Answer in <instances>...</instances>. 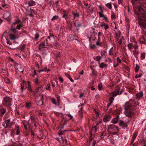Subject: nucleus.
<instances>
[{"label":"nucleus","mask_w":146,"mask_h":146,"mask_svg":"<svg viewBox=\"0 0 146 146\" xmlns=\"http://www.w3.org/2000/svg\"><path fill=\"white\" fill-rule=\"evenodd\" d=\"M135 11L138 17L139 23L143 30V33L146 37V9L141 7H137Z\"/></svg>","instance_id":"f257e3e1"},{"label":"nucleus","mask_w":146,"mask_h":146,"mask_svg":"<svg viewBox=\"0 0 146 146\" xmlns=\"http://www.w3.org/2000/svg\"><path fill=\"white\" fill-rule=\"evenodd\" d=\"M108 131L109 132L113 133V135H115L118 132V130L117 126L112 124L109 126Z\"/></svg>","instance_id":"f03ea898"},{"label":"nucleus","mask_w":146,"mask_h":146,"mask_svg":"<svg viewBox=\"0 0 146 146\" xmlns=\"http://www.w3.org/2000/svg\"><path fill=\"white\" fill-rule=\"evenodd\" d=\"M12 99L10 97L6 96L4 98L5 103L4 105L6 106H9L11 105Z\"/></svg>","instance_id":"7ed1b4c3"},{"label":"nucleus","mask_w":146,"mask_h":146,"mask_svg":"<svg viewBox=\"0 0 146 146\" xmlns=\"http://www.w3.org/2000/svg\"><path fill=\"white\" fill-rule=\"evenodd\" d=\"M116 38L117 42V45L119 46L121 45L122 42L123 40V37L120 35H116Z\"/></svg>","instance_id":"20e7f679"},{"label":"nucleus","mask_w":146,"mask_h":146,"mask_svg":"<svg viewBox=\"0 0 146 146\" xmlns=\"http://www.w3.org/2000/svg\"><path fill=\"white\" fill-rule=\"evenodd\" d=\"M43 97V94L41 95H40L39 97V100L38 99V97H36L35 100L37 105L40 106L43 103V99H42Z\"/></svg>","instance_id":"39448f33"},{"label":"nucleus","mask_w":146,"mask_h":146,"mask_svg":"<svg viewBox=\"0 0 146 146\" xmlns=\"http://www.w3.org/2000/svg\"><path fill=\"white\" fill-rule=\"evenodd\" d=\"M96 131L97 129L96 127H94L92 128L90 132L89 139H93L95 137V134Z\"/></svg>","instance_id":"423d86ee"},{"label":"nucleus","mask_w":146,"mask_h":146,"mask_svg":"<svg viewBox=\"0 0 146 146\" xmlns=\"http://www.w3.org/2000/svg\"><path fill=\"white\" fill-rule=\"evenodd\" d=\"M3 17L7 20L9 23L11 22V13L8 11L5 13L3 16Z\"/></svg>","instance_id":"0eeeda50"},{"label":"nucleus","mask_w":146,"mask_h":146,"mask_svg":"<svg viewBox=\"0 0 146 146\" xmlns=\"http://www.w3.org/2000/svg\"><path fill=\"white\" fill-rule=\"evenodd\" d=\"M124 113L128 117H132L133 115V113L131 110H125Z\"/></svg>","instance_id":"6e6552de"},{"label":"nucleus","mask_w":146,"mask_h":146,"mask_svg":"<svg viewBox=\"0 0 146 146\" xmlns=\"http://www.w3.org/2000/svg\"><path fill=\"white\" fill-rule=\"evenodd\" d=\"M15 69L22 72L24 71V68L21 64H16L15 66Z\"/></svg>","instance_id":"1a4fd4ad"},{"label":"nucleus","mask_w":146,"mask_h":146,"mask_svg":"<svg viewBox=\"0 0 146 146\" xmlns=\"http://www.w3.org/2000/svg\"><path fill=\"white\" fill-rule=\"evenodd\" d=\"M132 104L129 102H126L124 105L125 110H131L132 109Z\"/></svg>","instance_id":"9d476101"},{"label":"nucleus","mask_w":146,"mask_h":146,"mask_svg":"<svg viewBox=\"0 0 146 146\" xmlns=\"http://www.w3.org/2000/svg\"><path fill=\"white\" fill-rule=\"evenodd\" d=\"M45 42L47 43V40L46 39V41H44L43 42L41 43L39 45V49L40 50H41L42 48H45Z\"/></svg>","instance_id":"9b49d317"},{"label":"nucleus","mask_w":146,"mask_h":146,"mask_svg":"<svg viewBox=\"0 0 146 146\" xmlns=\"http://www.w3.org/2000/svg\"><path fill=\"white\" fill-rule=\"evenodd\" d=\"M111 118V117L110 115H105L103 119V120L105 122H106L109 121Z\"/></svg>","instance_id":"f8f14e48"},{"label":"nucleus","mask_w":146,"mask_h":146,"mask_svg":"<svg viewBox=\"0 0 146 146\" xmlns=\"http://www.w3.org/2000/svg\"><path fill=\"white\" fill-rule=\"evenodd\" d=\"M10 121V119L5 120L3 124V125L5 127V128H7L9 126V123Z\"/></svg>","instance_id":"ddd939ff"},{"label":"nucleus","mask_w":146,"mask_h":146,"mask_svg":"<svg viewBox=\"0 0 146 146\" xmlns=\"http://www.w3.org/2000/svg\"><path fill=\"white\" fill-rule=\"evenodd\" d=\"M122 93V91H121V90L120 93H119V90H117L116 91L112 92L111 93V94L112 95V96L114 97L117 95H121Z\"/></svg>","instance_id":"4468645a"},{"label":"nucleus","mask_w":146,"mask_h":146,"mask_svg":"<svg viewBox=\"0 0 146 146\" xmlns=\"http://www.w3.org/2000/svg\"><path fill=\"white\" fill-rule=\"evenodd\" d=\"M23 123L25 128L26 130H27L28 129V128L27 126V125L29 127L30 123L28 121H26L25 120L23 121Z\"/></svg>","instance_id":"2eb2a0df"},{"label":"nucleus","mask_w":146,"mask_h":146,"mask_svg":"<svg viewBox=\"0 0 146 146\" xmlns=\"http://www.w3.org/2000/svg\"><path fill=\"white\" fill-rule=\"evenodd\" d=\"M9 36L10 39L11 40H13L18 38V37L14 35L11 33L9 34Z\"/></svg>","instance_id":"dca6fc26"},{"label":"nucleus","mask_w":146,"mask_h":146,"mask_svg":"<svg viewBox=\"0 0 146 146\" xmlns=\"http://www.w3.org/2000/svg\"><path fill=\"white\" fill-rule=\"evenodd\" d=\"M119 125L123 128H125L127 127V125L123 121H120L119 123Z\"/></svg>","instance_id":"f3484780"},{"label":"nucleus","mask_w":146,"mask_h":146,"mask_svg":"<svg viewBox=\"0 0 146 146\" xmlns=\"http://www.w3.org/2000/svg\"><path fill=\"white\" fill-rule=\"evenodd\" d=\"M139 41L141 44H145L146 42V39L144 38V36H143L140 39Z\"/></svg>","instance_id":"a211bd4d"},{"label":"nucleus","mask_w":146,"mask_h":146,"mask_svg":"<svg viewBox=\"0 0 146 146\" xmlns=\"http://www.w3.org/2000/svg\"><path fill=\"white\" fill-rule=\"evenodd\" d=\"M143 93L142 91L140 92L139 93H137L136 95V97L137 98L139 99L141 98L143 96Z\"/></svg>","instance_id":"6ab92c4d"},{"label":"nucleus","mask_w":146,"mask_h":146,"mask_svg":"<svg viewBox=\"0 0 146 146\" xmlns=\"http://www.w3.org/2000/svg\"><path fill=\"white\" fill-rule=\"evenodd\" d=\"M37 137L40 139H45L46 137L44 135L43 133L42 132H41L40 134V135H38Z\"/></svg>","instance_id":"aec40b11"},{"label":"nucleus","mask_w":146,"mask_h":146,"mask_svg":"<svg viewBox=\"0 0 146 146\" xmlns=\"http://www.w3.org/2000/svg\"><path fill=\"white\" fill-rule=\"evenodd\" d=\"M56 139L58 140L60 143L61 142H64V141L65 142H66V140L65 139L64 140L63 138L62 137H61L60 138H56Z\"/></svg>","instance_id":"412c9836"},{"label":"nucleus","mask_w":146,"mask_h":146,"mask_svg":"<svg viewBox=\"0 0 146 146\" xmlns=\"http://www.w3.org/2000/svg\"><path fill=\"white\" fill-rule=\"evenodd\" d=\"M99 14V16L100 17H103L104 19L106 20H107L108 19L107 17H106L102 13V12L98 13Z\"/></svg>","instance_id":"4be33fe9"},{"label":"nucleus","mask_w":146,"mask_h":146,"mask_svg":"<svg viewBox=\"0 0 146 146\" xmlns=\"http://www.w3.org/2000/svg\"><path fill=\"white\" fill-rule=\"evenodd\" d=\"M28 5L29 6H32L35 5L36 4L35 2L32 0L28 2Z\"/></svg>","instance_id":"5701e85b"},{"label":"nucleus","mask_w":146,"mask_h":146,"mask_svg":"<svg viewBox=\"0 0 146 146\" xmlns=\"http://www.w3.org/2000/svg\"><path fill=\"white\" fill-rule=\"evenodd\" d=\"M101 26L102 27H104V29L105 30H106L107 29L109 28V26L108 25L106 24L105 23H103V24H101Z\"/></svg>","instance_id":"b1692460"},{"label":"nucleus","mask_w":146,"mask_h":146,"mask_svg":"<svg viewBox=\"0 0 146 146\" xmlns=\"http://www.w3.org/2000/svg\"><path fill=\"white\" fill-rule=\"evenodd\" d=\"M133 54L136 58H137V55L139 54V51L134 50L133 51Z\"/></svg>","instance_id":"393cba45"},{"label":"nucleus","mask_w":146,"mask_h":146,"mask_svg":"<svg viewBox=\"0 0 146 146\" xmlns=\"http://www.w3.org/2000/svg\"><path fill=\"white\" fill-rule=\"evenodd\" d=\"M48 38L49 39V40L51 42H52V41L51 40H53L54 39L53 35L50 34V36L48 37Z\"/></svg>","instance_id":"a878e982"},{"label":"nucleus","mask_w":146,"mask_h":146,"mask_svg":"<svg viewBox=\"0 0 146 146\" xmlns=\"http://www.w3.org/2000/svg\"><path fill=\"white\" fill-rule=\"evenodd\" d=\"M117 117H115L112 120V122L113 123H116L118 121L119 116H117Z\"/></svg>","instance_id":"bb28decb"},{"label":"nucleus","mask_w":146,"mask_h":146,"mask_svg":"<svg viewBox=\"0 0 146 146\" xmlns=\"http://www.w3.org/2000/svg\"><path fill=\"white\" fill-rule=\"evenodd\" d=\"M90 144L92 145V146H94L96 144V141L93 139H90Z\"/></svg>","instance_id":"cd10ccee"},{"label":"nucleus","mask_w":146,"mask_h":146,"mask_svg":"<svg viewBox=\"0 0 146 146\" xmlns=\"http://www.w3.org/2000/svg\"><path fill=\"white\" fill-rule=\"evenodd\" d=\"M16 129V134L18 135L20 133V131L19 130V127L18 125H15Z\"/></svg>","instance_id":"c85d7f7f"},{"label":"nucleus","mask_w":146,"mask_h":146,"mask_svg":"<svg viewBox=\"0 0 146 146\" xmlns=\"http://www.w3.org/2000/svg\"><path fill=\"white\" fill-rule=\"evenodd\" d=\"M107 64H105L103 63H102L100 64V67L102 68H103L104 67H107Z\"/></svg>","instance_id":"c756f323"},{"label":"nucleus","mask_w":146,"mask_h":146,"mask_svg":"<svg viewBox=\"0 0 146 146\" xmlns=\"http://www.w3.org/2000/svg\"><path fill=\"white\" fill-rule=\"evenodd\" d=\"M133 47V44L132 43H129L128 45V48L129 50H131L132 49Z\"/></svg>","instance_id":"7c9ffc66"},{"label":"nucleus","mask_w":146,"mask_h":146,"mask_svg":"<svg viewBox=\"0 0 146 146\" xmlns=\"http://www.w3.org/2000/svg\"><path fill=\"white\" fill-rule=\"evenodd\" d=\"M66 76L72 82H74V80L72 79L70 76L69 74H66Z\"/></svg>","instance_id":"2f4dec72"},{"label":"nucleus","mask_w":146,"mask_h":146,"mask_svg":"<svg viewBox=\"0 0 146 146\" xmlns=\"http://www.w3.org/2000/svg\"><path fill=\"white\" fill-rule=\"evenodd\" d=\"M102 58L100 56H96V61L98 62V63L100 64V60Z\"/></svg>","instance_id":"473e14b6"},{"label":"nucleus","mask_w":146,"mask_h":146,"mask_svg":"<svg viewBox=\"0 0 146 146\" xmlns=\"http://www.w3.org/2000/svg\"><path fill=\"white\" fill-rule=\"evenodd\" d=\"M109 53L110 55H111L113 54V48L112 47L110 50L109 51Z\"/></svg>","instance_id":"72a5a7b5"},{"label":"nucleus","mask_w":146,"mask_h":146,"mask_svg":"<svg viewBox=\"0 0 146 146\" xmlns=\"http://www.w3.org/2000/svg\"><path fill=\"white\" fill-rule=\"evenodd\" d=\"M6 111L5 109L2 108L0 110V112L2 115H3L5 113Z\"/></svg>","instance_id":"f704fd0d"},{"label":"nucleus","mask_w":146,"mask_h":146,"mask_svg":"<svg viewBox=\"0 0 146 146\" xmlns=\"http://www.w3.org/2000/svg\"><path fill=\"white\" fill-rule=\"evenodd\" d=\"M27 83L28 84V89L30 91V92H31L32 90L31 89V86L30 82L29 81H28L27 82Z\"/></svg>","instance_id":"c9c22d12"},{"label":"nucleus","mask_w":146,"mask_h":146,"mask_svg":"<svg viewBox=\"0 0 146 146\" xmlns=\"http://www.w3.org/2000/svg\"><path fill=\"white\" fill-rule=\"evenodd\" d=\"M106 5L107 7L109 8L110 9H112V6L111 3H108L106 4Z\"/></svg>","instance_id":"e433bc0d"},{"label":"nucleus","mask_w":146,"mask_h":146,"mask_svg":"<svg viewBox=\"0 0 146 146\" xmlns=\"http://www.w3.org/2000/svg\"><path fill=\"white\" fill-rule=\"evenodd\" d=\"M58 15H55L51 19V20L52 21L57 20L58 19Z\"/></svg>","instance_id":"4c0bfd02"},{"label":"nucleus","mask_w":146,"mask_h":146,"mask_svg":"<svg viewBox=\"0 0 146 146\" xmlns=\"http://www.w3.org/2000/svg\"><path fill=\"white\" fill-rule=\"evenodd\" d=\"M107 134V133L106 131H104L102 133L101 135V138H103V136H106Z\"/></svg>","instance_id":"58836bf2"},{"label":"nucleus","mask_w":146,"mask_h":146,"mask_svg":"<svg viewBox=\"0 0 146 146\" xmlns=\"http://www.w3.org/2000/svg\"><path fill=\"white\" fill-rule=\"evenodd\" d=\"M98 40L99 41H100V36L101 35H102V33L101 32H99L98 33Z\"/></svg>","instance_id":"ea45409f"},{"label":"nucleus","mask_w":146,"mask_h":146,"mask_svg":"<svg viewBox=\"0 0 146 146\" xmlns=\"http://www.w3.org/2000/svg\"><path fill=\"white\" fill-rule=\"evenodd\" d=\"M52 103L54 104L57 105V103L56 100L54 98H52L51 99Z\"/></svg>","instance_id":"a19ab883"},{"label":"nucleus","mask_w":146,"mask_h":146,"mask_svg":"<svg viewBox=\"0 0 146 146\" xmlns=\"http://www.w3.org/2000/svg\"><path fill=\"white\" fill-rule=\"evenodd\" d=\"M5 82L6 83L9 84L10 82V80L7 78H5Z\"/></svg>","instance_id":"79ce46f5"},{"label":"nucleus","mask_w":146,"mask_h":146,"mask_svg":"<svg viewBox=\"0 0 146 146\" xmlns=\"http://www.w3.org/2000/svg\"><path fill=\"white\" fill-rule=\"evenodd\" d=\"M141 58L143 59H144L145 58V53H142L141 54Z\"/></svg>","instance_id":"37998d69"},{"label":"nucleus","mask_w":146,"mask_h":146,"mask_svg":"<svg viewBox=\"0 0 146 146\" xmlns=\"http://www.w3.org/2000/svg\"><path fill=\"white\" fill-rule=\"evenodd\" d=\"M40 88V87H38L37 88V89L35 90L34 91L35 95H36L37 93L39 92V90Z\"/></svg>","instance_id":"c03bdc74"},{"label":"nucleus","mask_w":146,"mask_h":146,"mask_svg":"<svg viewBox=\"0 0 146 146\" xmlns=\"http://www.w3.org/2000/svg\"><path fill=\"white\" fill-rule=\"evenodd\" d=\"M25 83V81H23V83L22 84H21V88L22 89V92H23V90L24 88V84Z\"/></svg>","instance_id":"a18cd8bd"},{"label":"nucleus","mask_w":146,"mask_h":146,"mask_svg":"<svg viewBox=\"0 0 146 146\" xmlns=\"http://www.w3.org/2000/svg\"><path fill=\"white\" fill-rule=\"evenodd\" d=\"M98 88L99 90H101L102 89V84H100L98 85Z\"/></svg>","instance_id":"49530a36"},{"label":"nucleus","mask_w":146,"mask_h":146,"mask_svg":"<svg viewBox=\"0 0 146 146\" xmlns=\"http://www.w3.org/2000/svg\"><path fill=\"white\" fill-rule=\"evenodd\" d=\"M139 66L137 64H136V66L135 68V72H137L138 70H139Z\"/></svg>","instance_id":"de8ad7c7"},{"label":"nucleus","mask_w":146,"mask_h":146,"mask_svg":"<svg viewBox=\"0 0 146 146\" xmlns=\"http://www.w3.org/2000/svg\"><path fill=\"white\" fill-rule=\"evenodd\" d=\"M133 47L134 48V50H136L138 48V46L136 43L133 44Z\"/></svg>","instance_id":"09e8293b"},{"label":"nucleus","mask_w":146,"mask_h":146,"mask_svg":"<svg viewBox=\"0 0 146 146\" xmlns=\"http://www.w3.org/2000/svg\"><path fill=\"white\" fill-rule=\"evenodd\" d=\"M111 18L114 19H116L115 15L113 13L111 15Z\"/></svg>","instance_id":"8fccbe9b"},{"label":"nucleus","mask_w":146,"mask_h":146,"mask_svg":"<svg viewBox=\"0 0 146 146\" xmlns=\"http://www.w3.org/2000/svg\"><path fill=\"white\" fill-rule=\"evenodd\" d=\"M114 97L113 96H112V97H111L110 99H109V102H112L113 100H114Z\"/></svg>","instance_id":"3c124183"},{"label":"nucleus","mask_w":146,"mask_h":146,"mask_svg":"<svg viewBox=\"0 0 146 146\" xmlns=\"http://www.w3.org/2000/svg\"><path fill=\"white\" fill-rule=\"evenodd\" d=\"M137 135V133L135 132L134 134L133 135V139H135L136 138V136Z\"/></svg>","instance_id":"603ef678"},{"label":"nucleus","mask_w":146,"mask_h":146,"mask_svg":"<svg viewBox=\"0 0 146 146\" xmlns=\"http://www.w3.org/2000/svg\"><path fill=\"white\" fill-rule=\"evenodd\" d=\"M26 45L25 44H23L21 48V50L23 51Z\"/></svg>","instance_id":"864d4df0"},{"label":"nucleus","mask_w":146,"mask_h":146,"mask_svg":"<svg viewBox=\"0 0 146 146\" xmlns=\"http://www.w3.org/2000/svg\"><path fill=\"white\" fill-rule=\"evenodd\" d=\"M50 88V84H48L46 87V89L47 90H49Z\"/></svg>","instance_id":"5fc2aeb1"},{"label":"nucleus","mask_w":146,"mask_h":146,"mask_svg":"<svg viewBox=\"0 0 146 146\" xmlns=\"http://www.w3.org/2000/svg\"><path fill=\"white\" fill-rule=\"evenodd\" d=\"M67 16H68V14H66V13H65L64 14V15H63V16H62V17L63 18L66 19Z\"/></svg>","instance_id":"6e6d98bb"},{"label":"nucleus","mask_w":146,"mask_h":146,"mask_svg":"<svg viewBox=\"0 0 146 146\" xmlns=\"http://www.w3.org/2000/svg\"><path fill=\"white\" fill-rule=\"evenodd\" d=\"M39 35L37 33H36L35 35V39H38L39 37Z\"/></svg>","instance_id":"4d7b16f0"},{"label":"nucleus","mask_w":146,"mask_h":146,"mask_svg":"<svg viewBox=\"0 0 146 146\" xmlns=\"http://www.w3.org/2000/svg\"><path fill=\"white\" fill-rule=\"evenodd\" d=\"M38 78H36L35 79V84H37L38 83Z\"/></svg>","instance_id":"13d9d810"},{"label":"nucleus","mask_w":146,"mask_h":146,"mask_svg":"<svg viewBox=\"0 0 146 146\" xmlns=\"http://www.w3.org/2000/svg\"><path fill=\"white\" fill-rule=\"evenodd\" d=\"M56 98H57V102H58V103H60V96H59L58 95L57 96Z\"/></svg>","instance_id":"bf43d9fd"},{"label":"nucleus","mask_w":146,"mask_h":146,"mask_svg":"<svg viewBox=\"0 0 146 146\" xmlns=\"http://www.w3.org/2000/svg\"><path fill=\"white\" fill-rule=\"evenodd\" d=\"M17 28H14L12 29V31H13L14 33H15L17 32L16 31Z\"/></svg>","instance_id":"052dcab7"},{"label":"nucleus","mask_w":146,"mask_h":146,"mask_svg":"<svg viewBox=\"0 0 146 146\" xmlns=\"http://www.w3.org/2000/svg\"><path fill=\"white\" fill-rule=\"evenodd\" d=\"M47 71V70H46V68H44V69L40 70L38 71V72H43V71Z\"/></svg>","instance_id":"680f3d73"},{"label":"nucleus","mask_w":146,"mask_h":146,"mask_svg":"<svg viewBox=\"0 0 146 146\" xmlns=\"http://www.w3.org/2000/svg\"><path fill=\"white\" fill-rule=\"evenodd\" d=\"M59 80L60 82L62 83L63 82V79L61 77L59 78Z\"/></svg>","instance_id":"e2e57ef3"},{"label":"nucleus","mask_w":146,"mask_h":146,"mask_svg":"<svg viewBox=\"0 0 146 146\" xmlns=\"http://www.w3.org/2000/svg\"><path fill=\"white\" fill-rule=\"evenodd\" d=\"M141 76H142V74H139V75H136L135 76V78H140V77Z\"/></svg>","instance_id":"0e129e2a"},{"label":"nucleus","mask_w":146,"mask_h":146,"mask_svg":"<svg viewBox=\"0 0 146 146\" xmlns=\"http://www.w3.org/2000/svg\"><path fill=\"white\" fill-rule=\"evenodd\" d=\"M58 134L59 135H62L63 134V131H62L61 130H60L58 132Z\"/></svg>","instance_id":"69168bd1"},{"label":"nucleus","mask_w":146,"mask_h":146,"mask_svg":"<svg viewBox=\"0 0 146 146\" xmlns=\"http://www.w3.org/2000/svg\"><path fill=\"white\" fill-rule=\"evenodd\" d=\"M138 0H131V2L133 4H135L136 3Z\"/></svg>","instance_id":"338daca9"},{"label":"nucleus","mask_w":146,"mask_h":146,"mask_svg":"<svg viewBox=\"0 0 146 146\" xmlns=\"http://www.w3.org/2000/svg\"><path fill=\"white\" fill-rule=\"evenodd\" d=\"M30 118L31 119V120L32 122H34L35 120V118L32 116L30 117Z\"/></svg>","instance_id":"774afa93"}]
</instances>
